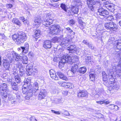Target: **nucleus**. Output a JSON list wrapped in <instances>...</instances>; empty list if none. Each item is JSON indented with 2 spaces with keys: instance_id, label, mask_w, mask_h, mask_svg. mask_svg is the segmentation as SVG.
Masks as SVG:
<instances>
[{
  "instance_id": "obj_32",
  "label": "nucleus",
  "mask_w": 121,
  "mask_h": 121,
  "mask_svg": "<svg viewBox=\"0 0 121 121\" xmlns=\"http://www.w3.org/2000/svg\"><path fill=\"white\" fill-rule=\"evenodd\" d=\"M71 10L74 14H77L78 10V8L77 7L73 6L72 7Z\"/></svg>"
},
{
  "instance_id": "obj_64",
  "label": "nucleus",
  "mask_w": 121,
  "mask_h": 121,
  "mask_svg": "<svg viewBox=\"0 0 121 121\" xmlns=\"http://www.w3.org/2000/svg\"><path fill=\"white\" fill-rule=\"evenodd\" d=\"M22 47H21L20 48H17V50L19 52H22Z\"/></svg>"
},
{
  "instance_id": "obj_53",
  "label": "nucleus",
  "mask_w": 121,
  "mask_h": 121,
  "mask_svg": "<svg viewBox=\"0 0 121 121\" xmlns=\"http://www.w3.org/2000/svg\"><path fill=\"white\" fill-rule=\"evenodd\" d=\"M64 111V114L67 116H69L70 115V113L68 111L65 110Z\"/></svg>"
},
{
  "instance_id": "obj_26",
  "label": "nucleus",
  "mask_w": 121,
  "mask_h": 121,
  "mask_svg": "<svg viewBox=\"0 0 121 121\" xmlns=\"http://www.w3.org/2000/svg\"><path fill=\"white\" fill-rule=\"evenodd\" d=\"M87 69L86 67L83 66L80 68L78 69L77 72L81 74L85 73L86 72Z\"/></svg>"
},
{
  "instance_id": "obj_13",
  "label": "nucleus",
  "mask_w": 121,
  "mask_h": 121,
  "mask_svg": "<svg viewBox=\"0 0 121 121\" xmlns=\"http://www.w3.org/2000/svg\"><path fill=\"white\" fill-rule=\"evenodd\" d=\"M79 65V64L77 63L75 64L74 65L72 66L71 69V70L69 71L68 73L69 74L71 73L72 74L71 76H72L73 75H75L76 74V73L77 72L78 70V67Z\"/></svg>"
},
{
  "instance_id": "obj_5",
  "label": "nucleus",
  "mask_w": 121,
  "mask_h": 121,
  "mask_svg": "<svg viewBox=\"0 0 121 121\" xmlns=\"http://www.w3.org/2000/svg\"><path fill=\"white\" fill-rule=\"evenodd\" d=\"M43 18L44 20L42 21V24L44 26L48 27L53 22V18L50 13H48L45 15Z\"/></svg>"
},
{
  "instance_id": "obj_57",
  "label": "nucleus",
  "mask_w": 121,
  "mask_h": 121,
  "mask_svg": "<svg viewBox=\"0 0 121 121\" xmlns=\"http://www.w3.org/2000/svg\"><path fill=\"white\" fill-rule=\"evenodd\" d=\"M82 43L84 44L87 45L89 44V43L88 42V41L87 40H83L82 41Z\"/></svg>"
},
{
  "instance_id": "obj_28",
  "label": "nucleus",
  "mask_w": 121,
  "mask_h": 121,
  "mask_svg": "<svg viewBox=\"0 0 121 121\" xmlns=\"http://www.w3.org/2000/svg\"><path fill=\"white\" fill-rule=\"evenodd\" d=\"M50 73L51 78L56 80H58V78L56 76V73H54L52 70H51L50 71Z\"/></svg>"
},
{
  "instance_id": "obj_7",
  "label": "nucleus",
  "mask_w": 121,
  "mask_h": 121,
  "mask_svg": "<svg viewBox=\"0 0 121 121\" xmlns=\"http://www.w3.org/2000/svg\"><path fill=\"white\" fill-rule=\"evenodd\" d=\"M8 98L9 100L13 105L18 104L22 100L20 95H17L15 97L12 95H9Z\"/></svg>"
},
{
  "instance_id": "obj_56",
  "label": "nucleus",
  "mask_w": 121,
  "mask_h": 121,
  "mask_svg": "<svg viewBox=\"0 0 121 121\" xmlns=\"http://www.w3.org/2000/svg\"><path fill=\"white\" fill-rule=\"evenodd\" d=\"M30 121H37V120L34 116L31 117L30 118Z\"/></svg>"
},
{
  "instance_id": "obj_42",
  "label": "nucleus",
  "mask_w": 121,
  "mask_h": 121,
  "mask_svg": "<svg viewBox=\"0 0 121 121\" xmlns=\"http://www.w3.org/2000/svg\"><path fill=\"white\" fill-rule=\"evenodd\" d=\"M89 8L91 11L94 12L96 9V8L94 5H88Z\"/></svg>"
},
{
  "instance_id": "obj_40",
  "label": "nucleus",
  "mask_w": 121,
  "mask_h": 121,
  "mask_svg": "<svg viewBox=\"0 0 121 121\" xmlns=\"http://www.w3.org/2000/svg\"><path fill=\"white\" fill-rule=\"evenodd\" d=\"M40 31L39 30H37L35 32V38H39L40 35Z\"/></svg>"
},
{
  "instance_id": "obj_33",
  "label": "nucleus",
  "mask_w": 121,
  "mask_h": 121,
  "mask_svg": "<svg viewBox=\"0 0 121 121\" xmlns=\"http://www.w3.org/2000/svg\"><path fill=\"white\" fill-rule=\"evenodd\" d=\"M66 31L69 33L71 35H74L75 34V33L73 31V30L69 27H68L66 28Z\"/></svg>"
},
{
  "instance_id": "obj_3",
  "label": "nucleus",
  "mask_w": 121,
  "mask_h": 121,
  "mask_svg": "<svg viewBox=\"0 0 121 121\" xmlns=\"http://www.w3.org/2000/svg\"><path fill=\"white\" fill-rule=\"evenodd\" d=\"M115 49V52L114 53L115 57L116 58V59L118 60L117 61L118 63L116 62L113 64L112 65H114V66H116L119 72L121 73V62H120L121 60V48L118 49V48H114Z\"/></svg>"
},
{
  "instance_id": "obj_63",
  "label": "nucleus",
  "mask_w": 121,
  "mask_h": 121,
  "mask_svg": "<svg viewBox=\"0 0 121 121\" xmlns=\"http://www.w3.org/2000/svg\"><path fill=\"white\" fill-rule=\"evenodd\" d=\"M19 19L23 22L25 18L23 17H20L19 18Z\"/></svg>"
},
{
  "instance_id": "obj_22",
  "label": "nucleus",
  "mask_w": 121,
  "mask_h": 121,
  "mask_svg": "<svg viewBox=\"0 0 121 121\" xmlns=\"http://www.w3.org/2000/svg\"><path fill=\"white\" fill-rule=\"evenodd\" d=\"M33 67L31 65H28L26 67V73L28 75H31L33 72Z\"/></svg>"
},
{
  "instance_id": "obj_60",
  "label": "nucleus",
  "mask_w": 121,
  "mask_h": 121,
  "mask_svg": "<svg viewBox=\"0 0 121 121\" xmlns=\"http://www.w3.org/2000/svg\"><path fill=\"white\" fill-rule=\"evenodd\" d=\"M86 61H87V60L88 62H90L91 60V58L90 56L87 57L86 58Z\"/></svg>"
},
{
  "instance_id": "obj_21",
  "label": "nucleus",
  "mask_w": 121,
  "mask_h": 121,
  "mask_svg": "<svg viewBox=\"0 0 121 121\" xmlns=\"http://www.w3.org/2000/svg\"><path fill=\"white\" fill-rule=\"evenodd\" d=\"M51 42L48 40L45 41L43 43V46L45 48H50L51 47Z\"/></svg>"
},
{
  "instance_id": "obj_62",
  "label": "nucleus",
  "mask_w": 121,
  "mask_h": 121,
  "mask_svg": "<svg viewBox=\"0 0 121 121\" xmlns=\"http://www.w3.org/2000/svg\"><path fill=\"white\" fill-rule=\"evenodd\" d=\"M68 92L67 91H65L63 92V94L65 95H66L68 94Z\"/></svg>"
},
{
  "instance_id": "obj_9",
  "label": "nucleus",
  "mask_w": 121,
  "mask_h": 121,
  "mask_svg": "<svg viewBox=\"0 0 121 121\" xmlns=\"http://www.w3.org/2000/svg\"><path fill=\"white\" fill-rule=\"evenodd\" d=\"M60 28L59 25H52V27L49 28L50 33L54 35H59L60 31Z\"/></svg>"
},
{
  "instance_id": "obj_34",
  "label": "nucleus",
  "mask_w": 121,
  "mask_h": 121,
  "mask_svg": "<svg viewBox=\"0 0 121 121\" xmlns=\"http://www.w3.org/2000/svg\"><path fill=\"white\" fill-rule=\"evenodd\" d=\"M12 22L15 24H16L17 25L20 26L21 25V24L19 20L16 19H13L12 21Z\"/></svg>"
},
{
  "instance_id": "obj_58",
  "label": "nucleus",
  "mask_w": 121,
  "mask_h": 121,
  "mask_svg": "<svg viewBox=\"0 0 121 121\" xmlns=\"http://www.w3.org/2000/svg\"><path fill=\"white\" fill-rule=\"evenodd\" d=\"M114 39V38H111L110 39H109L108 40V42L109 44H110V43H113V41Z\"/></svg>"
},
{
  "instance_id": "obj_6",
  "label": "nucleus",
  "mask_w": 121,
  "mask_h": 121,
  "mask_svg": "<svg viewBox=\"0 0 121 121\" xmlns=\"http://www.w3.org/2000/svg\"><path fill=\"white\" fill-rule=\"evenodd\" d=\"M2 86L0 88V89L2 90L1 91V95L3 99H5L7 98L8 94H9L10 91L6 84H3Z\"/></svg>"
},
{
  "instance_id": "obj_36",
  "label": "nucleus",
  "mask_w": 121,
  "mask_h": 121,
  "mask_svg": "<svg viewBox=\"0 0 121 121\" xmlns=\"http://www.w3.org/2000/svg\"><path fill=\"white\" fill-rule=\"evenodd\" d=\"M95 0H86V1L87 5H94L95 3Z\"/></svg>"
},
{
  "instance_id": "obj_43",
  "label": "nucleus",
  "mask_w": 121,
  "mask_h": 121,
  "mask_svg": "<svg viewBox=\"0 0 121 121\" xmlns=\"http://www.w3.org/2000/svg\"><path fill=\"white\" fill-rule=\"evenodd\" d=\"M90 79L92 81H95V75L93 73H90L89 75Z\"/></svg>"
},
{
  "instance_id": "obj_50",
  "label": "nucleus",
  "mask_w": 121,
  "mask_h": 121,
  "mask_svg": "<svg viewBox=\"0 0 121 121\" xmlns=\"http://www.w3.org/2000/svg\"><path fill=\"white\" fill-rule=\"evenodd\" d=\"M84 22H83L82 21H81V23H80V25L79 26V27L81 29H83L84 27Z\"/></svg>"
},
{
  "instance_id": "obj_16",
  "label": "nucleus",
  "mask_w": 121,
  "mask_h": 121,
  "mask_svg": "<svg viewBox=\"0 0 121 121\" xmlns=\"http://www.w3.org/2000/svg\"><path fill=\"white\" fill-rule=\"evenodd\" d=\"M77 93L78 97L79 98L83 97L86 98L88 96V93L86 91L80 90Z\"/></svg>"
},
{
  "instance_id": "obj_10",
  "label": "nucleus",
  "mask_w": 121,
  "mask_h": 121,
  "mask_svg": "<svg viewBox=\"0 0 121 121\" xmlns=\"http://www.w3.org/2000/svg\"><path fill=\"white\" fill-rule=\"evenodd\" d=\"M97 13L98 15L104 17H106L108 15L109 12L103 8H100L97 9Z\"/></svg>"
},
{
  "instance_id": "obj_27",
  "label": "nucleus",
  "mask_w": 121,
  "mask_h": 121,
  "mask_svg": "<svg viewBox=\"0 0 121 121\" xmlns=\"http://www.w3.org/2000/svg\"><path fill=\"white\" fill-rule=\"evenodd\" d=\"M3 66L6 69L9 70V68L10 67L9 61L8 60H4L3 61Z\"/></svg>"
},
{
  "instance_id": "obj_55",
  "label": "nucleus",
  "mask_w": 121,
  "mask_h": 121,
  "mask_svg": "<svg viewBox=\"0 0 121 121\" xmlns=\"http://www.w3.org/2000/svg\"><path fill=\"white\" fill-rule=\"evenodd\" d=\"M113 17L112 16L109 15L107 17V19L109 21L112 20L113 19Z\"/></svg>"
},
{
  "instance_id": "obj_35",
  "label": "nucleus",
  "mask_w": 121,
  "mask_h": 121,
  "mask_svg": "<svg viewBox=\"0 0 121 121\" xmlns=\"http://www.w3.org/2000/svg\"><path fill=\"white\" fill-rule=\"evenodd\" d=\"M22 61L23 64H27L28 62V58L26 56H24L22 57Z\"/></svg>"
},
{
  "instance_id": "obj_19",
  "label": "nucleus",
  "mask_w": 121,
  "mask_h": 121,
  "mask_svg": "<svg viewBox=\"0 0 121 121\" xmlns=\"http://www.w3.org/2000/svg\"><path fill=\"white\" fill-rule=\"evenodd\" d=\"M114 48L121 49V39L116 40L113 43Z\"/></svg>"
},
{
  "instance_id": "obj_15",
  "label": "nucleus",
  "mask_w": 121,
  "mask_h": 121,
  "mask_svg": "<svg viewBox=\"0 0 121 121\" xmlns=\"http://www.w3.org/2000/svg\"><path fill=\"white\" fill-rule=\"evenodd\" d=\"M47 95L46 90L44 89H41L38 95V99L41 100L44 98Z\"/></svg>"
},
{
  "instance_id": "obj_61",
  "label": "nucleus",
  "mask_w": 121,
  "mask_h": 121,
  "mask_svg": "<svg viewBox=\"0 0 121 121\" xmlns=\"http://www.w3.org/2000/svg\"><path fill=\"white\" fill-rule=\"evenodd\" d=\"M23 22L24 23L25 25L27 23L28 24V21L26 19H24V20L23 21Z\"/></svg>"
},
{
  "instance_id": "obj_1",
  "label": "nucleus",
  "mask_w": 121,
  "mask_h": 121,
  "mask_svg": "<svg viewBox=\"0 0 121 121\" xmlns=\"http://www.w3.org/2000/svg\"><path fill=\"white\" fill-rule=\"evenodd\" d=\"M112 65V69L108 70L107 71L108 75L107 74L105 71L102 72L103 79V81H106L108 76L110 79L114 78L115 77H121V73L119 72L116 66H114L113 65Z\"/></svg>"
},
{
  "instance_id": "obj_38",
  "label": "nucleus",
  "mask_w": 121,
  "mask_h": 121,
  "mask_svg": "<svg viewBox=\"0 0 121 121\" xmlns=\"http://www.w3.org/2000/svg\"><path fill=\"white\" fill-rule=\"evenodd\" d=\"M97 103L98 104H101L105 103L107 104L109 103V101H107L106 100H103L102 101H97Z\"/></svg>"
},
{
  "instance_id": "obj_8",
  "label": "nucleus",
  "mask_w": 121,
  "mask_h": 121,
  "mask_svg": "<svg viewBox=\"0 0 121 121\" xmlns=\"http://www.w3.org/2000/svg\"><path fill=\"white\" fill-rule=\"evenodd\" d=\"M104 27L108 30H110L113 31L116 30L118 28L116 25L112 22H106L104 24Z\"/></svg>"
},
{
  "instance_id": "obj_49",
  "label": "nucleus",
  "mask_w": 121,
  "mask_h": 121,
  "mask_svg": "<svg viewBox=\"0 0 121 121\" xmlns=\"http://www.w3.org/2000/svg\"><path fill=\"white\" fill-rule=\"evenodd\" d=\"M68 23L69 25L72 26L75 24V22L74 20L72 19L69 21Z\"/></svg>"
},
{
  "instance_id": "obj_41",
  "label": "nucleus",
  "mask_w": 121,
  "mask_h": 121,
  "mask_svg": "<svg viewBox=\"0 0 121 121\" xmlns=\"http://www.w3.org/2000/svg\"><path fill=\"white\" fill-rule=\"evenodd\" d=\"M62 100L63 99L61 98H59V99H55L54 100V102L56 103H62L63 102V101Z\"/></svg>"
},
{
  "instance_id": "obj_52",
  "label": "nucleus",
  "mask_w": 121,
  "mask_h": 121,
  "mask_svg": "<svg viewBox=\"0 0 121 121\" xmlns=\"http://www.w3.org/2000/svg\"><path fill=\"white\" fill-rule=\"evenodd\" d=\"M51 111L53 113H54L56 114L60 115L61 113V112L59 111H56L52 110H51Z\"/></svg>"
},
{
  "instance_id": "obj_39",
  "label": "nucleus",
  "mask_w": 121,
  "mask_h": 121,
  "mask_svg": "<svg viewBox=\"0 0 121 121\" xmlns=\"http://www.w3.org/2000/svg\"><path fill=\"white\" fill-rule=\"evenodd\" d=\"M110 87H111L112 89L116 90H117L119 88L118 85H116L115 83L112 84Z\"/></svg>"
},
{
  "instance_id": "obj_47",
  "label": "nucleus",
  "mask_w": 121,
  "mask_h": 121,
  "mask_svg": "<svg viewBox=\"0 0 121 121\" xmlns=\"http://www.w3.org/2000/svg\"><path fill=\"white\" fill-rule=\"evenodd\" d=\"M66 6L65 4H61L60 5L61 7L65 12L67 11L66 9Z\"/></svg>"
},
{
  "instance_id": "obj_17",
  "label": "nucleus",
  "mask_w": 121,
  "mask_h": 121,
  "mask_svg": "<svg viewBox=\"0 0 121 121\" xmlns=\"http://www.w3.org/2000/svg\"><path fill=\"white\" fill-rule=\"evenodd\" d=\"M105 7L110 12H113L114 10V6L112 3L109 4L108 2H107L104 3Z\"/></svg>"
},
{
  "instance_id": "obj_51",
  "label": "nucleus",
  "mask_w": 121,
  "mask_h": 121,
  "mask_svg": "<svg viewBox=\"0 0 121 121\" xmlns=\"http://www.w3.org/2000/svg\"><path fill=\"white\" fill-rule=\"evenodd\" d=\"M107 107L111 109H115V105L113 104H110Z\"/></svg>"
},
{
  "instance_id": "obj_54",
  "label": "nucleus",
  "mask_w": 121,
  "mask_h": 121,
  "mask_svg": "<svg viewBox=\"0 0 121 121\" xmlns=\"http://www.w3.org/2000/svg\"><path fill=\"white\" fill-rule=\"evenodd\" d=\"M6 6L8 9H10L13 7V5L11 4H7L6 5Z\"/></svg>"
},
{
  "instance_id": "obj_12",
  "label": "nucleus",
  "mask_w": 121,
  "mask_h": 121,
  "mask_svg": "<svg viewBox=\"0 0 121 121\" xmlns=\"http://www.w3.org/2000/svg\"><path fill=\"white\" fill-rule=\"evenodd\" d=\"M16 65L17 67L19 69L20 76L22 77L24 76L25 75V70L23 69L24 68V66L19 62L16 64Z\"/></svg>"
},
{
  "instance_id": "obj_20",
  "label": "nucleus",
  "mask_w": 121,
  "mask_h": 121,
  "mask_svg": "<svg viewBox=\"0 0 121 121\" xmlns=\"http://www.w3.org/2000/svg\"><path fill=\"white\" fill-rule=\"evenodd\" d=\"M22 52L26 53L28 52L29 48V46L28 43H25L23 46L22 47Z\"/></svg>"
},
{
  "instance_id": "obj_37",
  "label": "nucleus",
  "mask_w": 121,
  "mask_h": 121,
  "mask_svg": "<svg viewBox=\"0 0 121 121\" xmlns=\"http://www.w3.org/2000/svg\"><path fill=\"white\" fill-rule=\"evenodd\" d=\"M94 5L96 8H96L99 9V7L101 6V3L99 1H95Z\"/></svg>"
},
{
  "instance_id": "obj_29",
  "label": "nucleus",
  "mask_w": 121,
  "mask_h": 121,
  "mask_svg": "<svg viewBox=\"0 0 121 121\" xmlns=\"http://www.w3.org/2000/svg\"><path fill=\"white\" fill-rule=\"evenodd\" d=\"M34 21L35 25H40L41 23V20L40 17H35Z\"/></svg>"
},
{
  "instance_id": "obj_24",
  "label": "nucleus",
  "mask_w": 121,
  "mask_h": 121,
  "mask_svg": "<svg viewBox=\"0 0 121 121\" xmlns=\"http://www.w3.org/2000/svg\"><path fill=\"white\" fill-rule=\"evenodd\" d=\"M56 73L60 78L66 81L68 80L67 78L61 72L58 71L56 72Z\"/></svg>"
},
{
  "instance_id": "obj_11",
  "label": "nucleus",
  "mask_w": 121,
  "mask_h": 121,
  "mask_svg": "<svg viewBox=\"0 0 121 121\" xmlns=\"http://www.w3.org/2000/svg\"><path fill=\"white\" fill-rule=\"evenodd\" d=\"M66 57L67 59V61L69 64H72L77 62L78 61V58L76 56L71 57L70 56L67 55H66Z\"/></svg>"
},
{
  "instance_id": "obj_45",
  "label": "nucleus",
  "mask_w": 121,
  "mask_h": 121,
  "mask_svg": "<svg viewBox=\"0 0 121 121\" xmlns=\"http://www.w3.org/2000/svg\"><path fill=\"white\" fill-rule=\"evenodd\" d=\"M60 39L57 37H56L52 38V41L53 43H55L58 42V40Z\"/></svg>"
},
{
  "instance_id": "obj_31",
  "label": "nucleus",
  "mask_w": 121,
  "mask_h": 121,
  "mask_svg": "<svg viewBox=\"0 0 121 121\" xmlns=\"http://www.w3.org/2000/svg\"><path fill=\"white\" fill-rule=\"evenodd\" d=\"M12 88L13 90L17 91L18 88L17 84L14 82H11Z\"/></svg>"
},
{
  "instance_id": "obj_18",
  "label": "nucleus",
  "mask_w": 121,
  "mask_h": 121,
  "mask_svg": "<svg viewBox=\"0 0 121 121\" xmlns=\"http://www.w3.org/2000/svg\"><path fill=\"white\" fill-rule=\"evenodd\" d=\"M68 50L70 51L69 52L75 53L77 51V48L76 46L74 44L70 45L67 48Z\"/></svg>"
},
{
  "instance_id": "obj_44",
  "label": "nucleus",
  "mask_w": 121,
  "mask_h": 121,
  "mask_svg": "<svg viewBox=\"0 0 121 121\" xmlns=\"http://www.w3.org/2000/svg\"><path fill=\"white\" fill-rule=\"evenodd\" d=\"M75 3L76 4V5L78 6L81 5V4L82 1L81 0H73Z\"/></svg>"
},
{
  "instance_id": "obj_48",
  "label": "nucleus",
  "mask_w": 121,
  "mask_h": 121,
  "mask_svg": "<svg viewBox=\"0 0 121 121\" xmlns=\"http://www.w3.org/2000/svg\"><path fill=\"white\" fill-rule=\"evenodd\" d=\"M15 79L17 83H20L21 82L20 78L18 76H15Z\"/></svg>"
},
{
  "instance_id": "obj_46",
  "label": "nucleus",
  "mask_w": 121,
  "mask_h": 121,
  "mask_svg": "<svg viewBox=\"0 0 121 121\" xmlns=\"http://www.w3.org/2000/svg\"><path fill=\"white\" fill-rule=\"evenodd\" d=\"M88 46L89 48L90 49L95 51V48L91 43H89L88 45Z\"/></svg>"
},
{
  "instance_id": "obj_14",
  "label": "nucleus",
  "mask_w": 121,
  "mask_h": 121,
  "mask_svg": "<svg viewBox=\"0 0 121 121\" xmlns=\"http://www.w3.org/2000/svg\"><path fill=\"white\" fill-rule=\"evenodd\" d=\"M66 56V55H64L62 56L59 62V67L60 69L64 67L65 63H67V59Z\"/></svg>"
},
{
  "instance_id": "obj_4",
  "label": "nucleus",
  "mask_w": 121,
  "mask_h": 121,
  "mask_svg": "<svg viewBox=\"0 0 121 121\" xmlns=\"http://www.w3.org/2000/svg\"><path fill=\"white\" fill-rule=\"evenodd\" d=\"M12 39L16 44H19L26 40L27 37L26 34L22 32L20 34H14L13 36Z\"/></svg>"
},
{
  "instance_id": "obj_23",
  "label": "nucleus",
  "mask_w": 121,
  "mask_h": 121,
  "mask_svg": "<svg viewBox=\"0 0 121 121\" xmlns=\"http://www.w3.org/2000/svg\"><path fill=\"white\" fill-rule=\"evenodd\" d=\"M33 87L31 88L32 92V95H33V92H35L36 91L38 90V83L36 82H34L33 84L32 85Z\"/></svg>"
},
{
  "instance_id": "obj_59",
  "label": "nucleus",
  "mask_w": 121,
  "mask_h": 121,
  "mask_svg": "<svg viewBox=\"0 0 121 121\" xmlns=\"http://www.w3.org/2000/svg\"><path fill=\"white\" fill-rule=\"evenodd\" d=\"M4 38L5 35L4 34H1L0 33V39H3Z\"/></svg>"
},
{
  "instance_id": "obj_2",
  "label": "nucleus",
  "mask_w": 121,
  "mask_h": 121,
  "mask_svg": "<svg viewBox=\"0 0 121 121\" xmlns=\"http://www.w3.org/2000/svg\"><path fill=\"white\" fill-rule=\"evenodd\" d=\"M29 79H27L24 82L22 89L23 93L24 94H26L25 96L26 100H28L30 97L32 96V91L31 88L33 87Z\"/></svg>"
},
{
  "instance_id": "obj_30",
  "label": "nucleus",
  "mask_w": 121,
  "mask_h": 121,
  "mask_svg": "<svg viewBox=\"0 0 121 121\" xmlns=\"http://www.w3.org/2000/svg\"><path fill=\"white\" fill-rule=\"evenodd\" d=\"M13 57L16 61H19L20 59H21L22 56H20V54H18L17 53H15L13 55Z\"/></svg>"
},
{
  "instance_id": "obj_25",
  "label": "nucleus",
  "mask_w": 121,
  "mask_h": 121,
  "mask_svg": "<svg viewBox=\"0 0 121 121\" xmlns=\"http://www.w3.org/2000/svg\"><path fill=\"white\" fill-rule=\"evenodd\" d=\"M70 42L69 38H63L61 42V44L64 45L65 46H67L70 43Z\"/></svg>"
}]
</instances>
